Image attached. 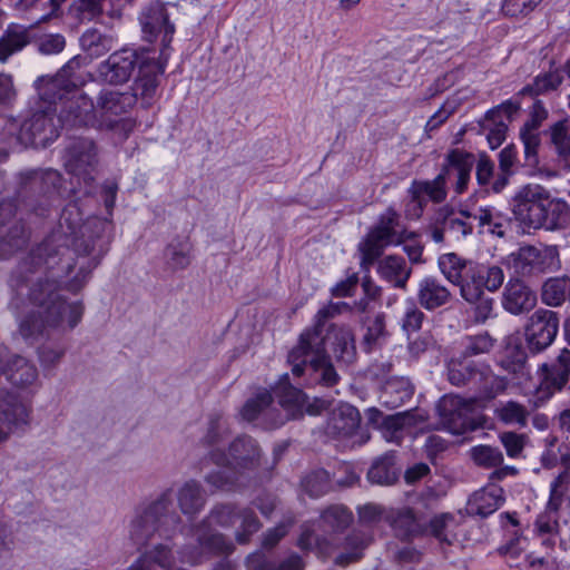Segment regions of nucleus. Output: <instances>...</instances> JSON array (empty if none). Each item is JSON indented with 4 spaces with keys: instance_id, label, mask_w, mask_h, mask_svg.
I'll use <instances>...</instances> for the list:
<instances>
[{
    "instance_id": "obj_1",
    "label": "nucleus",
    "mask_w": 570,
    "mask_h": 570,
    "mask_svg": "<svg viewBox=\"0 0 570 570\" xmlns=\"http://www.w3.org/2000/svg\"><path fill=\"white\" fill-rule=\"evenodd\" d=\"M73 215H79L76 205H69L63 209L59 229L31 253L30 261L35 266L46 265L48 269L59 267L61 272L69 274L72 269L70 261L73 259V255L82 258L79 273L69 285L72 292H78L108 250L106 234L110 224L97 217L79 224L72 219Z\"/></svg>"
},
{
    "instance_id": "obj_2",
    "label": "nucleus",
    "mask_w": 570,
    "mask_h": 570,
    "mask_svg": "<svg viewBox=\"0 0 570 570\" xmlns=\"http://www.w3.org/2000/svg\"><path fill=\"white\" fill-rule=\"evenodd\" d=\"M28 391L38 382V370L28 358L0 351V420L8 426H20L29 421L30 405L20 393L9 391L3 385Z\"/></svg>"
},
{
    "instance_id": "obj_3",
    "label": "nucleus",
    "mask_w": 570,
    "mask_h": 570,
    "mask_svg": "<svg viewBox=\"0 0 570 570\" xmlns=\"http://www.w3.org/2000/svg\"><path fill=\"white\" fill-rule=\"evenodd\" d=\"M30 297L37 309L20 323V333L24 338L36 337L47 327L71 330L82 317L81 302H66L57 292L55 281L39 283L32 288Z\"/></svg>"
},
{
    "instance_id": "obj_4",
    "label": "nucleus",
    "mask_w": 570,
    "mask_h": 570,
    "mask_svg": "<svg viewBox=\"0 0 570 570\" xmlns=\"http://www.w3.org/2000/svg\"><path fill=\"white\" fill-rule=\"evenodd\" d=\"M341 314L340 305L328 303L322 307L314 317L312 327L302 332L297 345L288 353V363L292 365V373L301 376L306 365L316 374L317 380L325 386H333L338 381V375L325 354L323 327L326 321Z\"/></svg>"
},
{
    "instance_id": "obj_5",
    "label": "nucleus",
    "mask_w": 570,
    "mask_h": 570,
    "mask_svg": "<svg viewBox=\"0 0 570 570\" xmlns=\"http://www.w3.org/2000/svg\"><path fill=\"white\" fill-rule=\"evenodd\" d=\"M512 212L524 229L557 230L570 223L568 203L552 198L540 185L522 186L512 198Z\"/></svg>"
},
{
    "instance_id": "obj_6",
    "label": "nucleus",
    "mask_w": 570,
    "mask_h": 570,
    "mask_svg": "<svg viewBox=\"0 0 570 570\" xmlns=\"http://www.w3.org/2000/svg\"><path fill=\"white\" fill-rule=\"evenodd\" d=\"M181 523L174 507V494L166 490L150 502L139 507L130 523L129 534L135 543L142 546L154 537L170 539Z\"/></svg>"
},
{
    "instance_id": "obj_7",
    "label": "nucleus",
    "mask_w": 570,
    "mask_h": 570,
    "mask_svg": "<svg viewBox=\"0 0 570 570\" xmlns=\"http://www.w3.org/2000/svg\"><path fill=\"white\" fill-rule=\"evenodd\" d=\"M438 265L442 275L460 288V295L465 302L473 303L484 294L472 261H466L455 253H448L439 257Z\"/></svg>"
},
{
    "instance_id": "obj_8",
    "label": "nucleus",
    "mask_w": 570,
    "mask_h": 570,
    "mask_svg": "<svg viewBox=\"0 0 570 570\" xmlns=\"http://www.w3.org/2000/svg\"><path fill=\"white\" fill-rule=\"evenodd\" d=\"M509 267L519 276H532L550 272L559 266L556 246H523L505 258Z\"/></svg>"
},
{
    "instance_id": "obj_9",
    "label": "nucleus",
    "mask_w": 570,
    "mask_h": 570,
    "mask_svg": "<svg viewBox=\"0 0 570 570\" xmlns=\"http://www.w3.org/2000/svg\"><path fill=\"white\" fill-rule=\"evenodd\" d=\"M135 99L131 94L118 91H102L95 105L97 114V128L116 130H130L131 122L122 115L132 106Z\"/></svg>"
},
{
    "instance_id": "obj_10",
    "label": "nucleus",
    "mask_w": 570,
    "mask_h": 570,
    "mask_svg": "<svg viewBox=\"0 0 570 570\" xmlns=\"http://www.w3.org/2000/svg\"><path fill=\"white\" fill-rule=\"evenodd\" d=\"M58 137V127L53 121V116L49 111L35 112L29 119H26L18 135L10 137L6 141L0 138V145L11 146L12 141H17L23 146L46 147Z\"/></svg>"
},
{
    "instance_id": "obj_11",
    "label": "nucleus",
    "mask_w": 570,
    "mask_h": 570,
    "mask_svg": "<svg viewBox=\"0 0 570 570\" xmlns=\"http://www.w3.org/2000/svg\"><path fill=\"white\" fill-rule=\"evenodd\" d=\"M210 460L218 466L233 465L235 470L252 471L261 465L262 451L250 436L236 438L229 445V459L217 450L210 452Z\"/></svg>"
},
{
    "instance_id": "obj_12",
    "label": "nucleus",
    "mask_w": 570,
    "mask_h": 570,
    "mask_svg": "<svg viewBox=\"0 0 570 570\" xmlns=\"http://www.w3.org/2000/svg\"><path fill=\"white\" fill-rule=\"evenodd\" d=\"M98 166V150L95 142L87 138L73 141L66 150L65 167L67 171L89 184Z\"/></svg>"
},
{
    "instance_id": "obj_13",
    "label": "nucleus",
    "mask_w": 570,
    "mask_h": 570,
    "mask_svg": "<svg viewBox=\"0 0 570 570\" xmlns=\"http://www.w3.org/2000/svg\"><path fill=\"white\" fill-rule=\"evenodd\" d=\"M558 331V314L550 309H537L529 317L524 330L528 347L534 353L542 352L553 343Z\"/></svg>"
},
{
    "instance_id": "obj_14",
    "label": "nucleus",
    "mask_w": 570,
    "mask_h": 570,
    "mask_svg": "<svg viewBox=\"0 0 570 570\" xmlns=\"http://www.w3.org/2000/svg\"><path fill=\"white\" fill-rule=\"evenodd\" d=\"M409 194L411 200L406 205L405 214L410 218L417 219L424 212L426 199L438 204L446 199V181L441 173L431 180H413Z\"/></svg>"
},
{
    "instance_id": "obj_15",
    "label": "nucleus",
    "mask_w": 570,
    "mask_h": 570,
    "mask_svg": "<svg viewBox=\"0 0 570 570\" xmlns=\"http://www.w3.org/2000/svg\"><path fill=\"white\" fill-rule=\"evenodd\" d=\"M145 52L124 49L116 51L98 67V76L110 85H120L129 80L135 68L140 65Z\"/></svg>"
},
{
    "instance_id": "obj_16",
    "label": "nucleus",
    "mask_w": 570,
    "mask_h": 570,
    "mask_svg": "<svg viewBox=\"0 0 570 570\" xmlns=\"http://www.w3.org/2000/svg\"><path fill=\"white\" fill-rule=\"evenodd\" d=\"M471 407V403L458 395H444L436 404L440 425L452 434L464 433L470 425Z\"/></svg>"
},
{
    "instance_id": "obj_17",
    "label": "nucleus",
    "mask_w": 570,
    "mask_h": 570,
    "mask_svg": "<svg viewBox=\"0 0 570 570\" xmlns=\"http://www.w3.org/2000/svg\"><path fill=\"white\" fill-rule=\"evenodd\" d=\"M58 121L62 127L67 128H97L95 105L91 99L85 95H73L62 102Z\"/></svg>"
},
{
    "instance_id": "obj_18",
    "label": "nucleus",
    "mask_w": 570,
    "mask_h": 570,
    "mask_svg": "<svg viewBox=\"0 0 570 570\" xmlns=\"http://www.w3.org/2000/svg\"><path fill=\"white\" fill-rule=\"evenodd\" d=\"M81 59L73 57L43 86L41 95L48 100H62L66 94H70L83 83L80 69Z\"/></svg>"
},
{
    "instance_id": "obj_19",
    "label": "nucleus",
    "mask_w": 570,
    "mask_h": 570,
    "mask_svg": "<svg viewBox=\"0 0 570 570\" xmlns=\"http://www.w3.org/2000/svg\"><path fill=\"white\" fill-rule=\"evenodd\" d=\"M474 161L475 159L472 154L460 149H453L448 154L446 161L440 173L445 181L454 180L456 194H462L466 190Z\"/></svg>"
},
{
    "instance_id": "obj_20",
    "label": "nucleus",
    "mask_w": 570,
    "mask_h": 570,
    "mask_svg": "<svg viewBox=\"0 0 570 570\" xmlns=\"http://www.w3.org/2000/svg\"><path fill=\"white\" fill-rule=\"evenodd\" d=\"M502 307L512 315L532 311L537 305V294L519 278H510L504 286Z\"/></svg>"
},
{
    "instance_id": "obj_21",
    "label": "nucleus",
    "mask_w": 570,
    "mask_h": 570,
    "mask_svg": "<svg viewBox=\"0 0 570 570\" xmlns=\"http://www.w3.org/2000/svg\"><path fill=\"white\" fill-rule=\"evenodd\" d=\"M165 65L166 59L164 61L156 60L148 53L142 57L138 67V78L134 86V98L141 97L147 104L154 98L159 85V76L165 71Z\"/></svg>"
},
{
    "instance_id": "obj_22",
    "label": "nucleus",
    "mask_w": 570,
    "mask_h": 570,
    "mask_svg": "<svg viewBox=\"0 0 570 570\" xmlns=\"http://www.w3.org/2000/svg\"><path fill=\"white\" fill-rule=\"evenodd\" d=\"M140 23L142 32L149 41L163 33V42L167 45L175 32V27L169 23L166 9L160 2L151 3L141 12Z\"/></svg>"
},
{
    "instance_id": "obj_23",
    "label": "nucleus",
    "mask_w": 570,
    "mask_h": 570,
    "mask_svg": "<svg viewBox=\"0 0 570 570\" xmlns=\"http://www.w3.org/2000/svg\"><path fill=\"white\" fill-rule=\"evenodd\" d=\"M323 338L326 355V345H330L334 357L338 362L350 364L354 361L356 347L352 328L344 325H331L327 334L323 335Z\"/></svg>"
},
{
    "instance_id": "obj_24",
    "label": "nucleus",
    "mask_w": 570,
    "mask_h": 570,
    "mask_svg": "<svg viewBox=\"0 0 570 570\" xmlns=\"http://www.w3.org/2000/svg\"><path fill=\"white\" fill-rule=\"evenodd\" d=\"M448 379L455 386L466 385L471 382L485 381L484 395L493 397L495 392L488 391V383H497L498 380L490 373L479 371L473 362L452 358L448 364Z\"/></svg>"
},
{
    "instance_id": "obj_25",
    "label": "nucleus",
    "mask_w": 570,
    "mask_h": 570,
    "mask_svg": "<svg viewBox=\"0 0 570 570\" xmlns=\"http://www.w3.org/2000/svg\"><path fill=\"white\" fill-rule=\"evenodd\" d=\"M416 299L424 309L434 311L449 304L452 293L438 277L425 276L417 284Z\"/></svg>"
},
{
    "instance_id": "obj_26",
    "label": "nucleus",
    "mask_w": 570,
    "mask_h": 570,
    "mask_svg": "<svg viewBox=\"0 0 570 570\" xmlns=\"http://www.w3.org/2000/svg\"><path fill=\"white\" fill-rule=\"evenodd\" d=\"M177 558L168 544L158 543L141 554L127 570H186L176 564Z\"/></svg>"
},
{
    "instance_id": "obj_27",
    "label": "nucleus",
    "mask_w": 570,
    "mask_h": 570,
    "mask_svg": "<svg viewBox=\"0 0 570 570\" xmlns=\"http://www.w3.org/2000/svg\"><path fill=\"white\" fill-rule=\"evenodd\" d=\"M272 395L267 391L261 392L256 397L248 400L242 409L244 420L252 422L262 417L269 428H277L286 421L279 413L274 414L275 410L271 409Z\"/></svg>"
},
{
    "instance_id": "obj_28",
    "label": "nucleus",
    "mask_w": 570,
    "mask_h": 570,
    "mask_svg": "<svg viewBox=\"0 0 570 570\" xmlns=\"http://www.w3.org/2000/svg\"><path fill=\"white\" fill-rule=\"evenodd\" d=\"M569 362L570 351L563 348L553 364L541 366L543 374L541 389L546 390L549 395L561 391L568 383L570 376Z\"/></svg>"
},
{
    "instance_id": "obj_29",
    "label": "nucleus",
    "mask_w": 570,
    "mask_h": 570,
    "mask_svg": "<svg viewBox=\"0 0 570 570\" xmlns=\"http://www.w3.org/2000/svg\"><path fill=\"white\" fill-rule=\"evenodd\" d=\"M503 501L502 488L492 484L473 493L468 502V510L472 514L484 518L497 511Z\"/></svg>"
},
{
    "instance_id": "obj_30",
    "label": "nucleus",
    "mask_w": 570,
    "mask_h": 570,
    "mask_svg": "<svg viewBox=\"0 0 570 570\" xmlns=\"http://www.w3.org/2000/svg\"><path fill=\"white\" fill-rule=\"evenodd\" d=\"M471 218H473L472 214L464 210L456 214L446 206L439 208L435 213L436 223L443 225V228L456 239L472 233L473 224L470 222Z\"/></svg>"
},
{
    "instance_id": "obj_31",
    "label": "nucleus",
    "mask_w": 570,
    "mask_h": 570,
    "mask_svg": "<svg viewBox=\"0 0 570 570\" xmlns=\"http://www.w3.org/2000/svg\"><path fill=\"white\" fill-rule=\"evenodd\" d=\"M360 424V413L356 407L343 404L332 414L327 432L337 436H350Z\"/></svg>"
},
{
    "instance_id": "obj_32",
    "label": "nucleus",
    "mask_w": 570,
    "mask_h": 570,
    "mask_svg": "<svg viewBox=\"0 0 570 570\" xmlns=\"http://www.w3.org/2000/svg\"><path fill=\"white\" fill-rule=\"evenodd\" d=\"M195 537L197 542L206 549L208 557L210 554H229L234 550L230 540L204 522L196 527Z\"/></svg>"
},
{
    "instance_id": "obj_33",
    "label": "nucleus",
    "mask_w": 570,
    "mask_h": 570,
    "mask_svg": "<svg viewBox=\"0 0 570 570\" xmlns=\"http://www.w3.org/2000/svg\"><path fill=\"white\" fill-rule=\"evenodd\" d=\"M30 42L29 29L24 26L11 23L0 37V62L21 51Z\"/></svg>"
},
{
    "instance_id": "obj_34",
    "label": "nucleus",
    "mask_w": 570,
    "mask_h": 570,
    "mask_svg": "<svg viewBox=\"0 0 570 570\" xmlns=\"http://www.w3.org/2000/svg\"><path fill=\"white\" fill-rule=\"evenodd\" d=\"M377 272L382 278L392 283L395 287L405 288L412 269L403 257L391 255L379 263Z\"/></svg>"
},
{
    "instance_id": "obj_35",
    "label": "nucleus",
    "mask_w": 570,
    "mask_h": 570,
    "mask_svg": "<svg viewBox=\"0 0 570 570\" xmlns=\"http://www.w3.org/2000/svg\"><path fill=\"white\" fill-rule=\"evenodd\" d=\"M176 497L180 511L186 515L198 513L206 502L202 485L195 480L185 482L178 489Z\"/></svg>"
},
{
    "instance_id": "obj_36",
    "label": "nucleus",
    "mask_w": 570,
    "mask_h": 570,
    "mask_svg": "<svg viewBox=\"0 0 570 570\" xmlns=\"http://www.w3.org/2000/svg\"><path fill=\"white\" fill-rule=\"evenodd\" d=\"M413 395V386L409 379L392 377L387 380L381 391L380 399L389 407H399Z\"/></svg>"
},
{
    "instance_id": "obj_37",
    "label": "nucleus",
    "mask_w": 570,
    "mask_h": 570,
    "mask_svg": "<svg viewBox=\"0 0 570 570\" xmlns=\"http://www.w3.org/2000/svg\"><path fill=\"white\" fill-rule=\"evenodd\" d=\"M363 326L365 333L363 335L362 345L366 352H372L381 347L390 335L386 330L385 315L383 313L366 317L363 321Z\"/></svg>"
},
{
    "instance_id": "obj_38",
    "label": "nucleus",
    "mask_w": 570,
    "mask_h": 570,
    "mask_svg": "<svg viewBox=\"0 0 570 570\" xmlns=\"http://www.w3.org/2000/svg\"><path fill=\"white\" fill-rule=\"evenodd\" d=\"M541 299L546 305L560 306L570 299V278L551 277L542 285Z\"/></svg>"
},
{
    "instance_id": "obj_39",
    "label": "nucleus",
    "mask_w": 570,
    "mask_h": 570,
    "mask_svg": "<svg viewBox=\"0 0 570 570\" xmlns=\"http://www.w3.org/2000/svg\"><path fill=\"white\" fill-rule=\"evenodd\" d=\"M370 542V537L360 532H353L345 539L342 546V551L335 557V564L345 567L358 561L363 556L364 549Z\"/></svg>"
},
{
    "instance_id": "obj_40",
    "label": "nucleus",
    "mask_w": 570,
    "mask_h": 570,
    "mask_svg": "<svg viewBox=\"0 0 570 570\" xmlns=\"http://www.w3.org/2000/svg\"><path fill=\"white\" fill-rule=\"evenodd\" d=\"M400 216L399 214L389 208L380 219V223L376 227H374L368 235L384 245L385 247L390 244H393L399 240L397 238V227H399Z\"/></svg>"
},
{
    "instance_id": "obj_41",
    "label": "nucleus",
    "mask_w": 570,
    "mask_h": 570,
    "mask_svg": "<svg viewBox=\"0 0 570 570\" xmlns=\"http://www.w3.org/2000/svg\"><path fill=\"white\" fill-rule=\"evenodd\" d=\"M26 243V229L19 222H10L0 226V254L6 257Z\"/></svg>"
},
{
    "instance_id": "obj_42",
    "label": "nucleus",
    "mask_w": 570,
    "mask_h": 570,
    "mask_svg": "<svg viewBox=\"0 0 570 570\" xmlns=\"http://www.w3.org/2000/svg\"><path fill=\"white\" fill-rule=\"evenodd\" d=\"M262 524L255 512L247 507H239L236 525L234 527L235 540L239 544L249 542L252 535L261 529Z\"/></svg>"
},
{
    "instance_id": "obj_43",
    "label": "nucleus",
    "mask_w": 570,
    "mask_h": 570,
    "mask_svg": "<svg viewBox=\"0 0 570 570\" xmlns=\"http://www.w3.org/2000/svg\"><path fill=\"white\" fill-rule=\"evenodd\" d=\"M397 478L399 473L392 454H386L376 460L367 472L368 481L379 485H391Z\"/></svg>"
},
{
    "instance_id": "obj_44",
    "label": "nucleus",
    "mask_w": 570,
    "mask_h": 570,
    "mask_svg": "<svg viewBox=\"0 0 570 570\" xmlns=\"http://www.w3.org/2000/svg\"><path fill=\"white\" fill-rule=\"evenodd\" d=\"M352 522V513L342 505L330 507L320 519L318 528L324 532H340Z\"/></svg>"
},
{
    "instance_id": "obj_45",
    "label": "nucleus",
    "mask_w": 570,
    "mask_h": 570,
    "mask_svg": "<svg viewBox=\"0 0 570 570\" xmlns=\"http://www.w3.org/2000/svg\"><path fill=\"white\" fill-rule=\"evenodd\" d=\"M112 39L96 29H88L80 37L81 49L92 58L107 53L112 49Z\"/></svg>"
},
{
    "instance_id": "obj_46",
    "label": "nucleus",
    "mask_w": 570,
    "mask_h": 570,
    "mask_svg": "<svg viewBox=\"0 0 570 570\" xmlns=\"http://www.w3.org/2000/svg\"><path fill=\"white\" fill-rule=\"evenodd\" d=\"M239 507L234 503H219L212 508L208 515L203 520L210 527L234 529Z\"/></svg>"
},
{
    "instance_id": "obj_47",
    "label": "nucleus",
    "mask_w": 570,
    "mask_h": 570,
    "mask_svg": "<svg viewBox=\"0 0 570 570\" xmlns=\"http://www.w3.org/2000/svg\"><path fill=\"white\" fill-rule=\"evenodd\" d=\"M527 354L519 337L509 336L501 356V365L510 372H517L524 363Z\"/></svg>"
},
{
    "instance_id": "obj_48",
    "label": "nucleus",
    "mask_w": 570,
    "mask_h": 570,
    "mask_svg": "<svg viewBox=\"0 0 570 570\" xmlns=\"http://www.w3.org/2000/svg\"><path fill=\"white\" fill-rule=\"evenodd\" d=\"M390 523L395 534L402 539H409L420 532V524L412 510L402 509L390 517Z\"/></svg>"
},
{
    "instance_id": "obj_49",
    "label": "nucleus",
    "mask_w": 570,
    "mask_h": 570,
    "mask_svg": "<svg viewBox=\"0 0 570 570\" xmlns=\"http://www.w3.org/2000/svg\"><path fill=\"white\" fill-rule=\"evenodd\" d=\"M563 78L559 70H553L538 75L533 83L525 86L519 95L538 96L556 90L562 82Z\"/></svg>"
},
{
    "instance_id": "obj_50",
    "label": "nucleus",
    "mask_w": 570,
    "mask_h": 570,
    "mask_svg": "<svg viewBox=\"0 0 570 570\" xmlns=\"http://www.w3.org/2000/svg\"><path fill=\"white\" fill-rule=\"evenodd\" d=\"M473 268L483 291L488 289L493 293L502 286L505 276L501 267L497 265L487 266L473 262Z\"/></svg>"
},
{
    "instance_id": "obj_51",
    "label": "nucleus",
    "mask_w": 570,
    "mask_h": 570,
    "mask_svg": "<svg viewBox=\"0 0 570 570\" xmlns=\"http://www.w3.org/2000/svg\"><path fill=\"white\" fill-rule=\"evenodd\" d=\"M570 484V472L562 471L550 484V495L547 503V510L558 513L562 503L564 502L566 494Z\"/></svg>"
},
{
    "instance_id": "obj_52",
    "label": "nucleus",
    "mask_w": 570,
    "mask_h": 570,
    "mask_svg": "<svg viewBox=\"0 0 570 570\" xmlns=\"http://www.w3.org/2000/svg\"><path fill=\"white\" fill-rule=\"evenodd\" d=\"M497 416L505 424L525 426L528 422L529 411L522 404L509 401L497 409Z\"/></svg>"
},
{
    "instance_id": "obj_53",
    "label": "nucleus",
    "mask_w": 570,
    "mask_h": 570,
    "mask_svg": "<svg viewBox=\"0 0 570 570\" xmlns=\"http://www.w3.org/2000/svg\"><path fill=\"white\" fill-rule=\"evenodd\" d=\"M454 525V517L450 513H443L434 517L430 521V532L440 542L451 544L455 539V534L453 532Z\"/></svg>"
},
{
    "instance_id": "obj_54",
    "label": "nucleus",
    "mask_w": 570,
    "mask_h": 570,
    "mask_svg": "<svg viewBox=\"0 0 570 570\" xmlns=\"http://www.w3.org/2000/svg\"><path fill=\"white\" fill-rule=\"evenodd\" d=\"M274 393L279 397L282 406L301 405L305 401V394L289 383L288 374H284L274 387Z\"/></svg>"
},
{
    "instance_id": "obj_55",
    "label": "nucleus",
    "mask_w": 570,
    "mask_h": 570,
    "mask_svg": "<svg viewBox=\"0 0 570 570\" xmlns=\"http://www.w3.org/2000/svg\"><path fill=\"white\" fill-rule=\"evenodd\" d=\"M471 458L479 466L491 469L498 468L503 462V454L498 448L490 445H478L471 449Z\"/></svg>"
},
{
    "instance_id": "obj_56",
    "label": "nucleus",
    "mask_w": 570,
    "mask_h": 570,
    "mask_svg": "<svg viewBox=\"0 0 570 570\" xmlns=\"http://www.w3.org/2000/svg\"><path fill=\"white\" fill-rule=\"evenodd\" d=\"M298 547L303 550H316L321 556L328 557L333 552V546L326 538H321L314 530L305 528L298 539Z\"/></svg>"
},
{
    "instance_id": "obj_57",
    "label": "nucleus",
    "mask_w": 570,
    "mask_h": 570,
    "mask_svg": "<svg viewBox=\"0 0 570 570\" xmlns=\"http://www.w3.org/2000/svg\"><path fill=\"white\" fill-rule=\"evenodd\" d=\"M552 142L556 146L558 160L563 169H570V132L558 125L552 130Z\"/></svg>"
},
{
    "instance_id": "obj_58",
    "label": "nucleus",
    "mask_w": 570,
    "mask_h": 570,
    "mask_svg": "<svg viewBox=\"0 0 570 570\" xmlns=\"http://www.w3.org/2000/svg\"><path fill=\"white\" fill-rule=\"evenodd\" d=\"M520 138L524 146L525 164L534 167L538 164V149L540 146V135L538 129L531 127H522L520 130Z\"/></svg>"
},
{
    "instance_id": "obj_59",
    "label": "nucleus",
    "mask_w": 570,
    "mask_h": 570,
    "mask_svg": "<svg viewBox=\"0 0 570 570\" xmlns=\"http://www.w3.org/2000/svg\"><path fill=\"white\" fill-rule=\"evenodd\" d=\"M304 491L312 498H318L330 490L327 472L320 470L307 475L302 482Z\"/></svg>"
},
{
    "instance_id": "obj_60",
    "label": "nucleus",
    "mask_w": 570,
    "mask_h": 570,
    "mask_svg": "<svg viewBox=\"0 0 570 570\" xmlns=\"http://www.w3.org/2000/svg\"><path fill=\"white\" fill-rule=\"evenodd\" d=\"M473 219L478 220L481 227L488 226V232L499 237L504 236L505 228L502 218L491 208H480L473 215Z\"/></svg>"
},
{
    "instance_id": "obj_61",
    "label": "nucleus",
    "mask_w": 570,
    "mask_h": 570,
    "mask_svg": "<svg viewBox=\"0 0 570 570\" xmlns=\"http://www.w3.org/2000/svg\"><path fill=\"white\" fill-rule=\"evenodd\" d=\"M495 340L489 333L469 336L465 341L464 357L489 353L494 346Z\"/></svg>"
},
{
    "instance_id": "obj_62",
    "label": "nucleus",
    "mask_w": 570,
    "mask_h": 570,
    "mask_svg": "<svg viewBox=\"0 0 570 570\" xmlns=\"http://www.w3.org/2000/svg\"><path fill=\"white\" fill-rule=\"evenodd\" d=\"M483 128L488 130L487 139L492 149L498 148L505 139L508 124L503 118L488 119L485 117Z\"/></svg>"
},
{
    "instance_id": "obj_63",
    "label": "nucleus",
    "mask_w": 570,
    "mask_h": 570,
    "mask_svg": "<svg viewBox=\"0 0 570 570\" xmlns=\"http://www.w3.org/2000/svg\"><path fill=\"white\" fill-rule=\"evenodd\" d=\"M229 429L226 420L222 416L212 417L205 435V442L212 446H218L228 436Z\"/></svg>"
},
{
    "instance_id": "obj_64",
    "label": "nucleus",
    "mask_w": 570,
    "mask_h": 570,
    "mask_svg": "<svg viewBox=\"0 0 570 570\" xmlns=\"http://www.w3.org/2000/svg\"><path fill=\"white\" fill-rule=\"evenodd\" d=\"M205 481L215 490H229L236 484L237 478L229 469H218L208 473Z\"/></svg>"
}]
</instances>
